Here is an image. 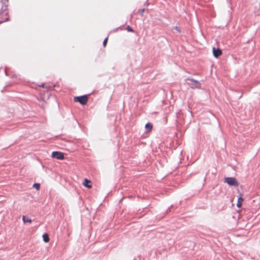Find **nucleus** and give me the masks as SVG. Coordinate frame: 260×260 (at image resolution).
I'll list each match as a JSON object with an SVG mask.
<instances>
[{
    "instance_id": "7",
    "label": "nucleus",
    "mask_w": 260,
    "mask_h": 260,
    "mask_svg": "<svg viewBox=\"0 0 260 260\" xmlns=\"http://www.w3.org/2000/svg\"><path fill=\"white\" fill-rule=\"evenodd\" d=\"M145 129H146V132L149 133L151 131L153 125L150 122H147L145 126Z\"/></svg>"
},
{
    "instance_id": "5",
    "label": "nucleus",
    "mask_w": 260,
    "mask_h": 260,
    "mask_svg": "<svg viewBox=\"0 0 260 260\" xmlns=\"http://www.w3.org/2000/svg\"><path fill=\"white\" fill-rule=\"evenodd\" d=\"M52 157L59 160H62L64 159V154L62 152L54 151H53L51 154Z\"/></svg>"
},
{
    "instance_id": "18",
    "label": "nucleus",
    "mask_w": 260,
    "mask_h": 260,
    "mask_svg": "<svg viewBox=\"0 0 260 260\" xmlns=\"http://www.w3.org/2000/svg\"><path fill=\"white\" fill-rule=\"evenodd\" d=\"M4 71H5V73L6 75L7 76V69L6 68L5 69Z\"/></svg>"
},
{
    "instance_id": "23",
    "label": "nucleus",
    "mask_w": 260,
    "mask_h": 260,
    "mask_svg": "<svg viewBox=\"0 0 260 260\" xmlns=\"http://www.w3.org/2000/svg\"><path fill=\"white\" fill-rule=\"evenodd\" d=\"M0 1H2V0H0Z\"/></svg>"
},
{
    "instance_id": "19",
    "label": "nucleus",
    "mask_w": 260,
    "mask_h": 260,
    "mask_svg": "<svg viewBox=\"0 0 260 260\" xmlns=\"http://www.w3.org/2000/svg\"><path fill=\"white\" fill-rule=\"evenodd\" d=\"M148 0H147V1H146V2L145 3V4H144V5H148V4H149V3H148Z\"/></svg>"
},
{
    "instance_id": "16",
    "label": "nucleus",
    "mask_w": 260,
    "mask_h": 260,
    "mask_svg": "<svg viewBox=\"0 0 260 260\" xmlns=\"http://www.w3.org/2000/svg\"><path fill=\"white\" fill-rule=\"evenodd\" d=\"M39 86L40 87H41L43 88H46L50 87V86H45V84L44 83H42L41 85H39Z\"/></svg>"
},
{
    "instance_id": "17",
    "label": "nucleus",
    "mask_w": 260,
    "mask_h": 260,
    "mask_svg": "<svg viewBox=\"0 0 260 260\" xmlns=\"http://www.w3.org/2000/svg\"><path fill=\"white\" fill-rule=\"evenodd\" d=\"M144 11H145V8H143V9H142L141 10V15H143V13L144 12Z\"/></svg>"
},
{
    "instance_id": "9",
    "label": "nucleus",
    "mask_w": 260,
    "mask_h": 260,
    "mask_svg": "<svg viewBox=\"0 0 260 260\" xmlns=\"http://www.w3.org/2000/svg\"><path fill=\"white\" fill-rule=\"evenodd\" d=\"M90 181L88 179H85L83 182V184L85 187H87L88 188H90L91 187V185L89 184Z\"/></svg>"
},
{
    "instance_id": "3",
    "label": "nucleus",
    "mask_w": 260,
    "mask_h": 260,
    "mask_svg": "<svg viewBox=\"0 0 260 260\" xmlns=\"http://www.w3.org/2000/svg\"><path fill=\"white\" fill-rule=\"evenodd\" d=\"M224 182L226 183L229 186L237 187L239 183L235 177H228L224 178Z\"/></svg>"
},
{
    "instance_id": "4",
    "label": "nucleus",
    "mask_w": 260,
    "mask_h": 260,
    "mask_svg": "<svg viewBox=\"0 0 260 260\" xmlns=\"http://www.w3.org/2000/svg\"><path fill=\"white\" fill-rule=\"evenodd\" d=\"M74 101L75 102H79L82 105H85L87 104L88 101V95L85 94L75 96L74 98Z\"/></svg>"
},
{
    "instance_id": "14",
    "label": "nucleus",
    "mask_w": 260,
    "mask_h": 260,
    "mask_svg": "<svg viewBox=\"0 0 260 260\" xmlns=\"http://www.w3.org/2000/svg\"><path fill=\"white\" fill-rule=\"evenodd\" d=\"M107 41H108V37H106L103 41V46L104 47H105L107 45Z\"/></svg>"
},
{
    "instance_id": "6",
    "label": "nucleus",
    "mask_w": 260,
    "mask_h": 260,
    "mask_svg": "<svg viewBox=\"0 0 260 260\" xmlns=\"http://www.w3.org/2000/svg\"><path fill=\"white\" fill-rule=\"evenodd\" d=\"M213 55L215 58H218L222 54V50L219 48L213 47Z\"/></svg>"
},
{
    "instance_id": "11",
    "label": "nucleus",
    "mask_w": 260,
    "mask_h": 260,
    "mask_svg": "<svg viewBox=\"0 0 260 260\" xmlns=\"http://www.w3.org/2000/svg\"><path fill=\"white\" fill-rule=\"evenodd\" d=\"M42 237L43 238V240L45 242H48L49 241L50 239H49L48 234H47V233L44 234L43 235Z\"/></svg>"
},
{
    "instance_id": "10",
    "label": "nucleus",
    "mask_w": 260,
    "mask_h": 260,
    "mask_svg": "<svg viewBox=\"0 0 260 260\" xmlns=\"http://www.w3.org/2000/svg\"><path fill=\"white\" fill-rule=\"evenodd\" d=\"M22 221L24 223H26V222L31 223L32 221V220L30 218H29L28 217H26L24 215L22 216Z\"/></svg>"
},
{
    "instance_id": "1",
    "label": "nucleus",
    "mask_w": 260,
    "mask_h": 260,
    "mask_svg": "<svg viewBox=\"0 0 260 260\" xmlns=\"http://www.w3.org/2000/svg\"><path fill=\"white\" fill-rule=\"evenodd\" d=\"M1 5L2 7L0 10V24L7 21L9 19L8 15L9 12L7 10V6H4L2 2L1 3Z\"/></svg>"
},
{
    "instance_id": "2",
    "label": "nucleus",
    "mask_w": 260,
    "mask_h": 260,
    "mask_svg": "<svg viewBox=\"0 0 260 260\" xmlns=\"http://www.w3.org/2000/svg\"><path fill=\"white\" fill-rule=\"evenodd\" d=\"M186 84L192 89H201V84L198 80H194L192 78L188 77L185 79Z\"/></svg>"
},
{
    "instance_id": "12",
    "label": "nucleus",
    "mask_w": 260,
    "mask_h": 260,
    "mask_svg": "<svg viewBox=\"0 0 260 260\" xmlns=\"http://www.w3.org/2000/svg\"><path fill=\"white\" fill-rule=\"evenodd\" d=\"M33 187H35L37 190H39L40 188V184L35 183L33 184Z\"/></svg>"
},
{
    "instance_id": "13",
    "label": "nucleus",
    "mask_w": 260,
    "mask_h": 260,
    "mask_svg": "<svg viewBox=\"0 0 260 260\" xmlns=\"http://www.w3.org/2000/svg\"><path fill=\"white\" fill-rule=\"evenodd\" d=\"M126 29L127 30V31L128 32H133L134 31V30L131 28V27L129 25H127L126 27Z\"/></svg>"
},
{
    "instance_id": "8",
    "label": "nucleus",
    "mask_w": 260,
    "mask_h": 260,
    "mask_svg": "<svg viewBox=\"0 0 260 260\" xmlns=\"http://www.w3.org/2000/svg\"><path fill=\"white\" fill-rule=\"evenodd\" d=\"M243 200H244V199L242 198L241 195L238 197L237 203V207L238 208H240L242 206V203Z\"/></svg>"
},
{
    "instance_id": "22",
    "label": "nucleus",
    "mask_w": 260,
    "mask_h": 260,
    "mask_svg": "<svg viewBox=\"0 0 260 260\" xmlns=\"http://www.w3.org/2000/svg\"><path fill=\"white\" fill-rule=\"evenodd\" d=\"M241 97H242V95H241L239 96V99L241 98Z\"/></svg>"
},
{
    "instance_id": "15",
    "label": "nucleus",
    "mask_w": 260,
    "mask_h": 260,
    "mask_svg": "<svg viewBox=\"0 0 260 260\" xmlns=\"http://www.w3.org/2000/svg\"><path fill=\"white\" fill-rule=\"evenodd\" d=\"M173 29H174L176 30L178 32H181L180 29L177 26H175L173 27Z\"/></svg>"
},
{
    "instance_id": "20",
    "label": "nucleus",
    "mask_w": 260,
    "mask_h": 260,
    "mask_svg": "<svg viewBox=\"0 0 260 260\" xmlns=\"http://www.w3.org/2000/svg\"><path fill=\"white\" fill-rule=\"evenodd\" d=\"M170 212V208H169L167 210V213H168V212Z\"/></svg>"
},
{
    "instance_id": "21",
    "label": "nucleus",
    "mask_w": 260,
    "mask_h": 260,
    "mask_svg": "<svg viewBox=\"0 0 260 260\" xmlns=\"http://www.w3.org/2000/svg\"><path fill=\"white\" fill-rule=\"evenodd\" d=\"M118 29H121V27L120 26V27H119L116 28V29H115V30H118Z\"/></svg>"
}]
</instances>
